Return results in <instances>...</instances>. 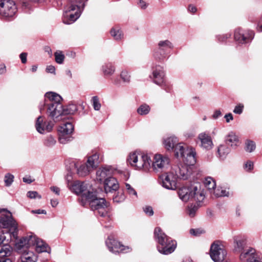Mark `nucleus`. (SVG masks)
<instances>
[{
  "instance_id": "11",
  "label": "nucleus",
  "mask_w": 262,
  "mask_h": 262,
  "mask_svg": "<svg viewBox=\"0 0 262 262\" xmlns=\"http://www.w3.org/2000/svg\"><path fill=\"white\" fill-rule=\"evenodd\" d=\"M106 245L111 252L116 254L119 252L125 253L129 251V248L125 247L114 239L112 236H109L105 241Z\"/></svg>"
},
{
  "instance_id": "57",
  "label": "nucleus",
  "mask_w": 262,
  "mask_h": 262,
  "mask_svg": "<svg viewBox=\"0 0 262 262\" xmlns=\"http://www.w3.org/2000/svg\"><path fill=\"white\" fill-rule=\"evenodd\" d=\"M230 37H231V34L227 33V34L223 35L222 36H220L219 39L221 41H224L225 40H226L228 38H230Z\"/></svg>"
},
{
  "instance_id": "56",
  "label": "nucleus",
  "mask_w": 262,
  "mask_h": 262,
  "mask_svg": "<svg viewBox=\"0 0 262 262\" xmlns=\"http://www.w3.org/2000/svg\"><path fill=\"white\" fill-rule=\"evenodd\" d=\"M253 163L251 161H248L244 165V168L247 171H250L251 169H253Z\"/></svg>"
},
{
  "instance_id": "60",
  "label": "nucleus",
  "mask_w": 262,
  "mask_h": 262,
  "mask_svg": "<svg viewBox=\"0 0 262 262\" xmlns=\"http://www.w3.org/2000/svg\"><path fill=\"white\" fill-rule=\"evenodd\" d=\"M222 113L220 110H216L214 111L213 115L212 118L214 119H217L219 117L221 116Z\"/></svg>"
},
{
  "instance_id": "51",
  "label": "nucleus",
  "mask_w": 262,
  "mask_h": 262,
  "mask_svg": "<svg viewBox=\"0 0 262 262\" xmlns=\"http://www.w3.org/2000/svg\"><path fill=\"white\" fill-rule=\"evenodd\" d=\"M93 106L96 111H99L101 107V104L99 102V98L97 96H93L92 98Z\"/></svg>"
},
{
  "instance_id": "49",
  "label": "nucleus",
  "mask_w": 262,
  "mask_h": 262,
  "mask_svg": "<svg viewBox=\"0 0 262 262\" xmlns=\"http://www.w3.org/2000/svg\"><path fill=\"white\" fill-rule=\"evenodd\" d=\"M255 143L251 140H247L246 142V150L248 152H251L255 149Z\"/></svg>"
},
{
  "instance_id": "12",
  "label": "nucleus",
  "mask_w": 262,
  "mask_h": 262,
  "mask_svg": "<svg viewBox=\"0 0 262 262\" xmlns=\"http://www.w3.org/2000/svg\"><path fill=\"white\" fill-rule=\"evenodd\" d=\"M35 241V238L33 234L23 237L15 243V248L17 251L20 253L24 250H28V248L32 246L33 241Z\"/></svg>"
},
{
  "instance_id": "64",
  "label": "nucleus",
  "mask_w": 262,
  "mask_h": 262,
  "mask_svg": "<svg viewBox=\"0 0 262 262\" xmlns=\"http://www.w3.org/2000/svg\"><path fill=\"white\" fill-rule=\"evenodd\" d=\"M138 5L141 9H145L147 7L145 2L142 0H139Z\"/></svg>"
},
{
  "instance_id": "43",
  "label": "nucleus",
  "mask_w": 262,
  "mask_h": 262,
  "mask_svg": "<svg viewBox=\"0 0 262 262\" xmlns=\"http://www.w3.org/2000/svg\"><path fill=\"white\" fill-rule=\"evenodd\" d=\"M110 33L115 40H120L123 37L122 32L119 28H112Z\"/></svg>"
},
{
  "instance_id": "40",
  "label": "nucleus",
  "mask_w": 262,
  "mask_h": 262,
  "mask_svg": "<svg viewBox=\"0 0 262 262\" xmlns=\"http://www.w3.org/2000/svg\"><path fill=\"white\" fill-rule=\"evenodd\" d=\"M204 185L205 187L210 191L212 193V191L215 188L216 183L215 181L210 177L207 178L204 181Z\"/></svg>"
},
{
  "instance_id": "61",
  "label": "nucleus",
  "mask_w": 262,
  "mask_h": 262,
  "mask_svg": "<svg viewBox=\"0 0 262 262\" xmlns=\"http://www.w3.org/2000/svg\"><path fill=\"white\" fill-rule=\"evenodd\" d=\"M46 71L48 72V73H55V68L54 66H47V67L46 68Z\"/></svg>"
},
{
  "instance_id": "53",
  "label": "nucleus",
  "mask_w": 262,
  "mask_h": 262,
  "mask_svg": "<svg viewBox=\"0 0 262 262\" xmlns=\"http://www.w3.org/2000/svg\"><path fill=\"white\" fill-rule=\"evenodd\" d=\"M27 196L30 199L38 198L41 199V196L36 191H29L27 193Z\"/></svg>"
},
{
  "instance_id": "14",
  "label": "nucleus",
  "mask_w": 262,
  "mask_h": 262,
  "mask_svg": "<svg viewBox=\"0 0 262 262\" xmlns=\"http://www.w3.org/2000/svg\"><path fill=\"white\" fill-rule=\"evenodd\" d=\"M54 124L51 122L43 121V117L39 116L37 118L35 127L37 131L41 134L50 132L53 128Z\"/></svg>"
},
{
  "instance_id": "24",
  "label": "nucleus",
  "mask_w": 262,
  "mask_h": 262,
  "mask_svg": "<svg viewBox=\"0 0 262 262\" xmlns=\"http://www.w3.org/2000/svg\"><path fill=\"white\" fill-rule=\"evenodd\" d=\"M70 189L76 194H82L81 198L84 193L88 194V192H85L86 190V185L84 182L76 181L72 183L71 185L68 184Z\"/></svg>"
},
{
  "instance_id": "16",
  "label": "nucleus",
  "mask_w": 262,
  "mask_h": 262,
  "mask_svg": "<svg viewBox=\"0 0 262 262\" xmlns=\"http://www.w3.org/2000/svg\"><path fill=\"white\" fill-rule=\"evenodd\" d=\"M152 75L154 82L158 84L161 85L164 82L165 72L164 68L159 66H156L152 69Z\"/></svg>"
},
{
  "instance_id": "21",
  "label": "nucleus",
  "mask_w": 262,
  "mask_h": 262,
  "mask_svg": "<svg viewBox=\"0 0 262 262\" xmlns=\"http://www.w3.org/2000/svg\"><path fill=\"white\" fill-rule=\"evenodd\" d=\"M174 174L171 173V171L167 173L162 181V186L169 190H175L177 188V179Z\"/></svg>"
},
{
  "instance_id": "6",
  "label": "nucleus",
  "mask_w": 262,
  "mask_h": 262,
  "mask_svg": "<svg viewBox=\"0 0 262 262\" xmlns=\"http://www.w3.org/2000/svg\"><path fill=\"white\" fill-rule=\"evenodd\" d=\"M17 7L12 0H3L0 1V17L10 18L13 17L16 12Z\"/></svg>"
},
{
  "instance_id": "1",
  "label": "nucleus",
  "mask_w": 262,
  "mask_h": 262,
  "mask_svg": "<svg viewBox=\"0 0 262 262\" xmlns=\"http://www.w3.org/2000/svg\"><path fill=\"white\" fill-rule=\"evenodd\" d=\"M163 144L167 150H173L175 152L177 157L181 156L185 157L188 164H192L196 162V152L195 149L192 147H188L182 143H178L177 138L174 136H170L164 139Z\"/></svg>"
},
{
  "instance_id": "35",
  "label": "nucleus",
  "mask_w": 262,
  "mask_h": 262,
  "mask_svg": "<svg viewBox=\"0 0 262 262\" xmlns=\"http://www.w3.org/2000/svg\"><path fill=\"white\" fill-rule=\"evenodd\" d=\"M12 251L13 248L9 244L3 245L0 249V258L4 259L5 257L10 256Z\"/></svg>"
},
{
  "instance_id": "36",
  "label": "nucleus",
  "mask_w": 262,
  "mask_h": 262,
  "mask_svg": "<svg viewBox=\"0 0 262 262\" xmlns=\"http://www.w3.org/2000/svg\"><path fill=\"white\" fill-rule=\"evenodd\" d=\"M229 152L230 149L226 144H221L217 148L218 157L221 159H225Z\"/></svg>"
},
{
  "instance_id": "50",
  "label": "nucleus",
  "mask_w": 262,
  "mask_h": 262,
  "mask_svg": "<svg viewBox=\"0 0 262 262\" xmlns=\"http://www.w3.org/2000/svg\"><path fill=\"white\" fill-rule=\"evenodd\" d=\"M14 176L8 173L5 176V183L6 186H10L14 181Z\"/></svg>"
},
{
  "instance_id": "15",
  "label": "nucleus",
  "mask_w": 262,
  "mask_h": 262,
  "mask_svg": "<svg viewBox=\"0 0 262 262\" xmlns=\"http://www.w3.org/2000/svg\"><path fill=\"white\" fill-rule=\"evenodd\" d=\"M254 36L253 31H249L247 33H244L241 29H237L235 30L234 38L235 40L241 43H246L251 41Z\"/></svg>"
},
{
  "instance_id": "46",
  "label": "nucleus",
  "mask_w": 262,
  "mask_h": 262,
  "mask_svg": "<svg viewBox=\"0 0 262 262\" xmlns=\"http://www.w3.org/2000/svg\"><path fill=\"white\" fill-rule=\"evenodd\" d=\"M77 110V108L76 105L70 104L67 106L66 108H63V116L68 114H73Z\"/></svg>"
},
{
  "instance_id": "17",
  "label": "nucleus",
  "mask_w": 262,
  "mask_h": 262,
  "mask_svg": "<svg viewBox=\"0 0 262 262\" xmlns=\"http://www.w3.org/2000/svg\"><path fill=\"white\" fill-rule=\"evenodd\" d=\"M138 158L136 169L148 171L151 167L150 158L147 155L140 154Z\"/></svg>"
},
{
  "instance_id": "32",
  "label": "nucleus",
  "mask_w": 262,
  "mask_h": 262,
  "mask_svg": "<svg viewBox=\"0 0 262 262\" xmlns=\"http://www.w3.org/2000/svg\"><path fill=\"white\" fill-rule=\"evenodd\" d=\"M99 155L97 153H95L88 158L86 163L92 171L98 166L99 163Z\"/></svg>"
},
{
  "instance_id": "63",
  "label": "nucleus",
  "mask_w": 262,
  "mask_h": 262,
  "mask_svg": "<svg viewBox=\"0 0 262 262\" xmlns=\"http://www.w3.org/2000/svg\"><path fill=\"white\" fill-rule=\"evenodd\" d=\"M32 212L33 213H36V214H46L47 213L46 211L45 210H43V209H37V210H32Z\"/></svg>"
},
{
  "instance_id": "31",
  "label": "nucleus",
  "mask_w": 262,
  "mask_h": 262,
  "mask_svg": "<svg viewBox=\"0 0 262 262\" xmlns=\"http://www.w3.org/2000/svg\"><path fill=\"white\" fill-rule=\"evenodd\" d=\"M21 262H35L36 257L33 252L29 250H24L20 253Z\"/></svg>"
},
{
  "instance_id": "26",
  "label": "nucleus",
  "mask_w": 262,
  "mask_h": 262,
  "mask_svg": "<svg viewBox=\"0 0 262 262\" xmlns=\"http://www.w3.org/2000/svg\"><path fill=\"white\" fill-rule=\"evenodd\" d=\"M191 194V200L198 202H202L205 198V192L200 186L192 185Z\"/></svg>"
},
{
  "instance_id": "55",
  "label": "nucleus",
  "mask_w": 262,
  "mask_h": 262,
  "mask_svg": "<svg viewBox=\"0 0 262 262\" xmlns=\"http://www.w3.org/2000/svg\"><path fill=\"white\" fill-rule=\"evenodd\" d=\"M189 232L191 235L199 236L203 233V231L199 229H191L190 230Z\"/></svg>"
},
{
  "instance_id": "54",
  "label": "nucleus",
  "mask_w": 262,
  "mask_h": 262,
  "mask_svg": "<svg viewBox=\"0 0 262 262\" xmlns=\"http://www.w3.org/2000/svg\"><path fill=\"white\" fill-rule=\"evenodd\" d=\"M243 108L244 105L242 104H239L235 107L233 112L236 114H241L243 112Z\"/></svg>"
},
{
  "instance_id": "13",
  "label": "nucleus",
  "mask_w": 262,
  "mask_h": 262,
  "mask_svg": "<svg viewBox=\"0 0 262 262\" xmlns=\"http://www.w3.org/2000/svg\"><path fill=\"white\" fill-rule=\"evenodd\" d=\"M259 255L255 249L248 247L240 253L239 259L241 262H251Z\"/></svg>"
},
{
  "instance_id": "23",
  "label": "nucleus",
  "mask_w": 262,
  "mask_h": 262,
  "mask_svg": "<svg viewBox=\"0 0 262 262\" xmlns=\"http://www.w3.org/2000/svg\"><path fill=\"white\" fill-rule=\"evenodd\" d=\"M192 185L191 186H184L180 188L178 190V194L180 200L184 202H187L192 199Z\"/></svg>"
},
{
  "instance_id": "47",
  "label": "nucleus",
  "mask_w": 262,
  "mask_h": 262,
  "mask_svg": "<svg viewBox=\"0 0 262 262\" xmlns=\"http://www.w3.org/2000/svg\"><path fill=\"white\" fill-rule=\"evenodd\" d=\"M120 78L124 83H128L130 81V75L126 70H123L121 72Z\"/></svg>"
},
{
  "instance_id": "22",
  "label": "nucleus",
  "mask_w": 262,
  "mask_h": 262,
  "mask_svg": "<svg viewBox=\"0 0 262 262\" xmlns=\"http://www.w3.org/2000/svg\"><path fill=\"white\" fill-rule=\"evenodd\" d=\"M104 188L106 193L116 191L119 188V183L115 178L108 177L103 182Z\"/></svg>"
},
{
  "instance_id": "41",
  "label": "nucleus",
  "mask_w": 262,
  "mask_h": 262,
  "mask_svg": "<svg viewBox=\"0 0 262 262\" xmlns=\"http://www.w3.org/2000/svg\"><path fill=\"white\" fill-rule=\"evenodd\" d=\"M150 111V106L146 104H143L138 108L137 112L138 114L143 116L148 114Z\"/></svg>"
},
{
  "instance_id": "8",
  "label": "nucleus",
  "mask_w": 262,
  "mask_h": 262,
  "mask_svg": "<svg viewBox=\"0 0 262 262\" xmlns=\"http://www.w3.org/2000/svg\"><path fill=\"white\" fill-rule=\"evenodd\" d=\"M169 163L170 160L167 157L156 154L154 157L152 168L156 172H162L169 167Z\"/></svg>"
},
{
  "instance_id": "5",
  "label": "nucleus",
  "mask_w": 262,
  "mask_h": 262,
  "mask_svg": "<svg viewBox=\"0 0 262 262\" xmlns=\"http://www.w3.org/2000/svg\"><path fill=\"white\" fill-rule=\"evenodd\" d=\"M186 157V156H185ZM185 159L186 164H180L174 165L172 167L171 171V173L175 175V177L178 179L186 180L191 174V168L190 166L193 165L195 163L190 164L186 161V158L183 157Z\"/></svg>"
},
{
  "instance_id": "18",
  "label": "nucleus",
  "mask_w": 262,
  "mask_h": 262,
  "mask_svg": "<svg viewBox=\"0 0 262 262\" xmlns=\"http://www.w3.org/2000/svg\"><path fill=\"white\" fill-rule=\"evenodd\" d=\"M113 169L110 166H105L99 168L96 172V179L98 181L104 182L108 177H111Z\"/></svg>"
},
{
  "instance_id": "30",
  "label": "nucleus",
  "mask_w": 262,
  "mask_h": 262,
  "mask_svg": "<svg viewBox=\"0 0 262 262\" xmlns=\"http://www.w3.org/2000/svg\"><path fill=\"white\" fill-rule=\"evenodd\" d=\"M74 166L77 170V173L81 177L89 174L92 170L85 163L81 165L74 163Z\"/></svg>"
},
{
  "instance_id": "52",
  "label": "nucleus",
  "mask_w": 262,
  "mask_h": 262,
  "mask_svg": "<svg viewBox=\"0 0 262 262\" xmlns=\"http://www.w3.org/2000/svg\"><path fill=\"white\" fill-rule=\"evenodd\" d=\"M145 213L148 216H152L154 214V210L150 206H146L143 208Z\"/></svg>"
},
{
  "instance_id": "19",
  "label": "nucleus",
  "mask_w": 262,
  "mask_h": 262,
  "mask_svg": "<svg viewBox=\"0 0 262 262\" xmlns=\"http://www.w3.org/2000/svg\"><path fill=\"white\" fill-rule=\"evenodd\" d=\"M45 99L42 102H41L39 105V108L41 112L43 109L45 104L48 105V103H60L61 97L57 93L49 92L45 95Z\"/></svg>"
},
{
  "instance_id": "38",
  "label": "nucleus",
  "mask_w": 262,
  "mask_h": 262,
  "mask_svg": "<svg viewBox=\"0 0 262 262\" xmlns=\"http://www.w3.org/2000/svg\"><path fill=\"white\" fill-rule=\"evenodd\" d=\"M168 54V51H164L158 48L154 51V57L156 60L163 61L166 58Z\"/></svg>"
},
{
  "instance_id": "33",
  "label": "nucleus",
  "mask_w": 262,
  "mask_h": 262,
  "mask_svg": "<svg viewBox=\"0 0 262 262\" xmlns=\"http://www.w3.org/2000/svg\"><path fill=\"white\" fill-rule=\"evenodd\" d=\"M246 242L244 239H234V251L241 253L245 250Z\"/></svg>"
},
{
  "instance_id": "62",
  "label": "nucleus",
  "mask_w": 262,
  "mask_h": 262,
  "mask_svg": "<svg viewBox=\"0 0 262 262\" xmlns=\"http://www.w3.org/2000/svg\"><path fill=\"white\" fill-rule=\"evenodd\" d=\"M225 118L227 123H229L231 120L233 119L232 114L231 113H228L225 115Z\"/></svg>"
},
{
  "instance_id": "3",
  "label": "nucleus",
  "mask_w": 262,
  "mask_h": 262,
  "mask_svg": "<svg viewBox=\"0 0 262 262\" xmlns=\"http://www.w3.org/2000/svg\"><path fill=\"white\" fill-rule=\"evenodd\" d=\"M82 200L89 203L93 210H97V213L102 217L108 216L109 203L103 198H98L94 192L88 191V194L84 193Z\"/></svg>"
},
{
  "instance_id": "45",
  "label": "nucleus",
  "mask_w": 262,
  "mask_h": 262,
  "mask_svg": "<svg viewBox=\"0 0 262 262\" xmlns=\"http://www.w3.org/2000/svg\"><path fill=\"white\" fill-rule=\"evenodd\" d=\"M56 141L52 136L47 137L43 141V145L48 147H52L55 145Z\"/></svg>"
},
{
  "instance_id": "42",
  "label": "nucleus",
  "mask_w": 262,
  "mask_h": 262,
  "mask_svg": "<svg viewBox=\"0 0 262 262\" xmlns=\"http://www.w3.org/2000/svg\"><path fill=\"white\" fill-rule=\"evenodd\" d=\"M212 193H213L216 197L227 196L229 195V192L222 188H214L212 191Z\"/></svg>"
},
{
  "instance_id": "7",
  "label": "nucleus",
  "mask_w": 262,
  "mask_h": 262,
  "mask_svg": "<svg viewBox=\"0 0 262 262\" xmlns=\"http://www.w3.org/2000/svg\"><path fill=\"white\" fill-rule=\"evenodd\" d=\"M47 105V115L54 122H58L64 119L62 117L63 106L61 103H48Z\"/></svg>"
},
{
  "instance_id": "9",
  "label": "nucleus",
  "mask_w": 262,
  "mask_h": 262,
  "mask_svg": "<svg viewBox=\"0 0 262 262\" xmlns=\"http://www.w3.org/2000/svg\"><path fill=\"white\" fill-rule=\"evenodd\" d=\"M74 130V126L70 122H66L61 125L58 129L59 142L61 144H66L72 139L71 134Z\"/></svg>"
},
{
  "instance_id": "34",
  "label": "nucleus",
  "mask_w": 262,
  "mask_h": 262,
  "mask_svg": "<svg viewBox=\"0 0 262 262\" xmlns=\"http://www.w3.org/2000/svg\"><path fill=\"white\" fill-rule=\"evenodd\" d=\"M140 154L137 152L136 151L131 152L129 154L127 158V162L130 166L134 167L135 169L136 168V164H137V162L139 159V156H140Z\"/></svg>"
},
{
  "instance_id": "4",
  "label": "nucleus",
  "mask_w": 262,
  "mask_h": 262,
  "mask_svg": "<svg viewBox=\"0 0 262 262\" xmlns=\"http://www.w3.org/2000/svg\"><path fill=\"white\" fill-rule=\"evenodd\" d=\"M88 0H73L75 4L67 8L63 13V21L66 24H71L75 21L80 16L85 6V2Z\"/></svg>"
},
{
  "instance_id": "39",
  "label": "nucleus",
  "mask_w": 262,
  "mask_h": 262,
  "mask_svg": "<svg viewBox=\"0 0 262 262\" xmlns=\"http://www.w3.org/2000/svg\"><path fill=\"white\" fill-rule=\"evenodd\" d=\"M158 48L168 51V49H171L173 48L172 43L168 40H161L158 42Z\"/></svg>"
},
{
  "instance_id": "25",
  "label": "nucleus",
  "mask_w": 262,
  "mask_h": 262,
  "mask_svg": "<svg viewBox=\"0 0 262 262\" xmlns=\"http://www.w3.org/2000/svg\"><path fill=\"white\" fill-rule=\"evenodd\" d=\"M3 211H6L8 214L3 215L0 217V224L4 228H8L9 226H12L15 225L14 221L12 216L11 213L6 209H1L0 213Z\"/></svg>"
},
{
  "instance_id": "44",
  "label": "nucleus",
  "mask_w": 262,
  "mask_h": 262,
  "mask_svg": "<svg viewBox=\"0 0 262 262\" xmlns=\"http://www.w3.org/2000/svg\"><path fill=\"white\" fill-rule=\"evenodd\" d=\"M125 189L127 193L133 199H136L138 198L137 193L135 189L128 183H125Z\"/></svg>"
},
{
  "instance_id": "10",
  "label": "nucleus",
  "mask_w": 262,
  "mask_h": 262,
  "mask_svg": "<svg viewBox=\"0 0 262 262\" xmlns=\"http://www.w3.org/2000/svg\"><path fill=\"white\" fill-rule=\"evenodd\" d=\"M226 250L222 245L213 243L210 247V257L214 262H222L226 256Z\"/></svg>"
},
{
  "instance_id": "59",
  "label": "nucleus",
  "mask_w": 262,
  "mask_h": 262,
  "mask_svg": "<svg viewBox=\"0 0 262 262\" xmlns=\"http://www.w3.org/2000/svg\"><path fill=\"white\" fill-rule=\"evenodd\" d=\"M27 54L26 53H22L20 54L19 57L23 63H25L27 62Z\"/></svg>"
},
{
  "instance_id": "37",
  "label": "nucleus",
  "mask_w": 262,
  "mask_h": 262,
  "mask_svg": "<svg viewBox=\"0 0 262 262\" xmlns=\"http://www.w3.org/2000/svg\"><path fill=\"white\" fill-rule=\"evenodd\" d=\"M102 71L105 76H111L115 72V67L111 63H105L102 66Z\"/></svg>"
},
{
  "instance_id": "2",
  "label": "nucleus",
  "mask_w": 262,
  "mask_h": 262,
  "mask_svg": "<svg viewBox=\"0 0 262 262\" xmlns=\"http://www.w3.org/2000/svg\"><path fill=\"white\" fill-rule=\"evenodd\" d=\"M154 237L158 243L157 249L163 254L168 255L172 253L176 248V242L167 236L160 228L156 227L154 231Z\"/></svg>"
},
{
  "instance_id": "27",
  "label": "nucleus",
  "mask_w": 262,
  "mask_h": 262,
  "mask_svg": "<svg viewBox=\"0 0 262 262\" xmlns=\"http://www.w3.org/2000/svg\"><path fill=\"white\" fill-rule=\"evenodd\" d=\"M12 236L14 239L16 238L17 232L11 233L7 230H2L0 231V245L9 244L12 241Z\"/></svg>"
},
{
  "instance_id": "58",
  "label": "nucleus",
  "mask_w": 262,
  "mask_h": 262,
  "mask_svg": "<svg viewBox=\"0 0 262 262\" xmlns=\"http://www.w3.org/2000/svg\"><path fill=\"white\" fill-rule=\"evenodd\" d=\"M50 189L56 195H59L60 194V189L56 186H51Z\"/></svg>"
},
{
  "instance_id": "48",
  "label": "nucleus",
  "mask_w": 262,
  "mask_h": 262,
  "mask_svg": "<svg viewBox=\"0 0 262 262\" xmlns=\"http://www.w3.org/2000/svg\"><path fill=\"white\" fill-rule=\"evenodd\" d=\"M55 61L57 63L59 64H61L63 63L64 59V55L62 53V52L60 51H56L55 54Z\"/></svg>"
},
{
  "instance_id": "20",
  "label": "nucleus",
  "mask_w": 262,
  "mask_h": 262,
  "mask_svg": "<svg viewBox=\"0 0 262 262\" xmlns=\"http://www.w3.org/2000/svg\"><path fill=\"white\" fill-rule=\"evenodd\" d=\"M198 139L201 142L200 146L206 150L211 149L213 145L210 135L206 133L203 132L198 135Z\"/></svg>"
},
{
  "instance_id": "28",
  "label": "nucleus",
  "mask_w": 262,
  "mask_h": 262,
  "mask_svg": "<svg viewBox=\"0 0 262 262\" xmlns=\"http://www.w3.org/2000/svg\"><path fill=\"white\" fill-rule=\"evenodd\" d=\"M225 141L226 145L230 146L232 147H236L239 144V139L235 133L231 132L226 136Z\"/></svg>"
},
{
  "instance_id": "29",
  "label": "nucleus",
  "mask_w": 262,
  "mask_h": 262,
  "mask_svg": "<svg viewBox=\"0 0 262 262\" xmlns=\"http://www.w3.org/2000/svg\"><path fill=\"white\" fill-rule=\"evenodd\" d=\"M35 238V241H33L32 246H35V250L37 252L41 253L44 252H47L48 247L46 244H45L42 240L37 238L35 235H33Z\"/></svg>"
}]
</instances>
